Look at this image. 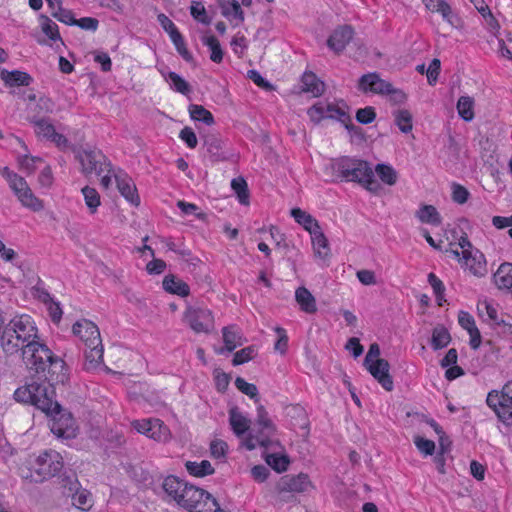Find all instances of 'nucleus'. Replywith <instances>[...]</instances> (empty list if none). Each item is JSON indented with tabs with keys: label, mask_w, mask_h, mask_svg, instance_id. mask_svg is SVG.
Here are the masks:
<instances>
[{
	"label": "nucleus",
	"mask_w": 512,
	"mask_h": 512,
	"mask_svg": "<svg viewBox=\"0 0 512 512\" xmlns=\"http://www.w3.org/2000/svg\"><path fill=\"white\" fill-rule=\"evenodd\" d=\"M310 234L312 238V244L315 255L321 259L328 258L330 254L328 239L324 235L321 227H319V229L311 231Z\"/></svg>",
	"instance_id": "obj_28"
},
{
	"label": "nucleus",
	"mask_w": 512,
	"mask_h": 512,
	"mask_svg": "<svg viewBox=\"0 0 512 512\" xmlns=\"http://www.w3.org/2000/svg\"><path fill=\"white\" fill-rule=\"evenodd\" d=\"M415 217L425 224L432 226H439L442 223L440 213L436 207L430 204H421L419 209L415 212Z\"/></svg>",
	"instance_id": "obj_24"
},
{
	"label": "nucleus",
	"mask_w": 512,
	"mask_h": 512,
	"mask_svg": "<svg viewBox=\"0 0 512 512\" xmlns=\"http://www.w3.org/2000/svg\"><path fill=\"white\" fill-rule=\"evenodd\" d=\"M166 79L170 81L171 88L176 92L183 95H188L191 92L189 83L176 72H169Z\"/></svg>",
	"instance_id": "obj_41"
},
{
	"label": "nucleus",
	"mask_w": 512,
	"mask_h": 512,
	"mask_svg": "<svg viewBox=\"0 0 512 512\" xmlns=\"http://www.w3.org/2000/svg\"><path fill=\"white\" fill-rule=\"evenodd\" d=\"M255 355H256L255 346L252 345V346L245 347V348L237 351L234 354V357L232 359V364L234 366L244 364V363L252 360L255 357Z\"/></svg>",
	"instance_id": "obj_47"
},
{
	"label": "nucleus",
	"mask_w": 512,
	"mask_h": 512,
	"mask_svg": "<svg viewBox=\"0 0 512 512\" xmlns=\"http://www.w3.org/2000/svg\"><path fill=\"white\" fill-rule=\"evenodd\" d=\"M192 120L201 121L208 126L215 123L212 113L204 106L198 104H191L188 108Z\"/></svg>",
	"instance_id": "obj_35"
},
{
	"label": "nucleus",
	"mask_w": 512,
	"mask_h": 512,
	"mask_svg": "<svg viewBox=\"0 0 512 512\" xmlns=\"http://www.w3.org/2000/svg\"><path fill=\"white\" fill-rule=\"evenodd\" d=\"M61 486L63 488V494L65 496L72 495L73 492H77L81 485L76 477V475H65L61 479Z\"/></svg>",
	"instance_id": "obj_49"
},
{
	"label": "nucleus",
	"mask_w": 512,
	"mask_h": 512,
	"mask_svg": "<svg viewBox=\"0 0 512 512\" xmlns=\"http://www.w3.org/2000/svg\"><path fill=\"white\" fill-rule=\"evenodd\" d=\"M69 497L72 498V504L79 509L86 510L90 506V493L86 489L79 488Z\"/></svg>",
	"instance_id": "obj_48"
},
{
	"label": "nucleus",
	"mask_w": 512,
	"mask_h": 512,
	"mask_svg": "<svg viewBox=\"0 0 512 512\" xmlns=\"http://www.w3.org/2000/svg\"><path fill=\"white\" fill-rule=\"evenodd\" d=\"M163 288L165 291L186 297L190 293L189 285L174 275H167L163 279Z\"/></svg>",
	"instance_id": "obj_29"
},
{
	"label": "nucleus",
	"mask_w": 512,
	"mask_h": 512,
	"mask_svg": "<svg viewBox=\"0 0 512 512\" xmlns=\"http://www.w3.org/2000/svg\"><path fill=\"white\" fill-rule=\"evenodd\" d=\"M2 176L7 179L19 201L26 207H32V193L24 177L10 171L8 167L3 168Z\"/></svg>",
	"instance_id": "obj_12"
},
{
	"label": "nucleus",
	"mask_w": 512,
	"mask_h": 512,
	"mask_svg": "<svg viewBox=\"0 0 512 512\" xmlns=\"http://www.w3.org/2000/svg\"><path fill=\"white\" fill-rule=\"evenodd\" d=\"M275 331L279 338L274 345V349L281 354H285L288 347V336L286 335V331L281 327H276Z\"/></svg>",
	"instance_id": "obj_62"
},
{
	"label": "nucleus",
	"mask_w": 512,
	"mask_h": 512,
	"mask_svg": "<svg viewBox=\"0 0 512 512\" xmlns=\"http://www.w3.org/2000/svg\"><path fill=\"white\" fill-rule=\"evenodd\" d=\"M476 9L486 20V23L489 26L490 30L494 33L497 32L500 28V25H499L498 21L495 19V17L493 16L489 6L488 5H480V6L476 5Z\"/></svg>",
	"instance_id": "obj_51"
},
{
	"label": "nucleus",
	"mask_w": 512,
	"mask_h": 512,
	"mask_svg": "<svg viewBox=\"0 0 512 512\" xmlns=\"http://www.w3.org/2000/svg\"><path fill=\"white\" fill-rule=\"evenodd\" d=\"M34 389L38 384L63 382L65 375L60 374L65 368V362L56 356L52 350L40 341L37 329L34 327Z\"/></svg>",
	"instance_id": "obj_2"
},
{
	"label": "nucleus",
	"mask_w": 512,
	"mask_h": 512,
	"mask_svg": "<svg viewBox=\"0 0 512 512\" xmlns=\"http://www.w3.org/2000/svg\"><path fill=\"white\" fill-rule=\"evenodd\" d=\"M222 338L224 346L216 348L215 352L222 355L226 352L231 353L237 347L242 346L246 339L243 337L242 331L236 325L225 326L222 329Z\"/></svg>",
	"instance_id": "obj_18"
},
{
	"label": "nucleus",
	"mask_w": 512,
	"mask_h": 512,
	"mask_svg": "<svg viewBox=\"0 0 512 512\" xmlns=\"http://www.w3.org/2000/svg\"><path fill=\"white\" fill-rule=\"evenodd\" d=\"M55 387L49 384H38L34 389V408L45 414L49 421L50 431L59 439H73L77 436L78 427L70 412L64 411L56 401Z\"/></svg>",
	"instance_id": "obj_1"
},
{
	"label": "nucleus",
	"mask_w": 512,
	"mask_h": 512,
	"mask_svg": "<svg viewBox=\"0 0 512 512\" xmlns=\"http://www.w3.org/2000/svg\"><path fill=\"white\" fill-rule=\"evenodd\" d=\"M117 187L119 192L127 201H129L131 204L138 206L140 203V197L137 193L136 186L129 178H120L118 176H115Z\"/></svg>",
	"instance_id": "obj_25"
},
{
	"label": "nucleus",
	"mask_w": 512,
	"mask_h": 512,
	"mask_svg": "<svg viewBox=\"0 0 512 512\" xmlns=\"http://www.w3.org/2000/svg\"><path fill=\"white\" fill-rule=\"evenodd\" d=\"M247 77L251 79L258 87L266 91H271L274 89V86L265 78H263L261 74L256 70H249L247 72Z\"/></svg>",
	"instance_id": "obj_56"
},
{
	"label": "nucleus",
	"mask_w": 512,
	"mask_h": 512,
	"mask_svg": "<svg viewBox=\"0 0 512 512\" xmlns=\"http://www.w3.org/2000/svg\"><path fill=\"white\" fill-rule=\"evenodd\" d=\"M34 131L39 138L54 143L60 150H66L70 147L68 139L57 132L55 125L48 117L37 118L34 116Z\"/></svg>",
	"instance_id": "obj_11"
},
{
	"label": "nucleus",
	"mask_w": 512,
	"mask_h": 512,
	"mask_svg": "<svg viewBox=\"0 0 512 512\" xmlns=\"http://www.w3.org/2000/svg\"><path fill=\"white\" fill-rule=\"evenodd\" d=\"M53 174L50 166L44 165L38 175V183L43 188H49L53 184Z\"/></svg>",
	"instance_id": "obj_60"
},
{
	"label": "nucleus",
	"mask_w": 512,
	"mask_h": 512,
	"mask_svg": "<svg viewBox=\"0 0 512 512\" xmlns=\"http://www.w3.org/2000/svg\"><path fill=\"white\" fill-rule=\"evenodd\" d=\"M0 78L8 87L28 86L32 80L31 76L19 70L8 71L2 69Z\"/></svg>",
	"instance_id": "obj_22"
},
{
	"label": "nucleus",
	"mask_w": 512,
	"mask_h": 512,
	"mask_svg": "<svg viewBox=\"0 0 512 512\" xmlns=\"http://www.w3.org/2000/svg\"><path fill=\"white\" fill-rule=\"evenodd\" d=\"M290 214L294 220L303 226V228L309 233H311L313 230L319 229L320 227L319 222L311 214L300 208H293L290 211Z\"/></svg>",
	"instance_id": "obj_31"
},
{
	"label": "nucleus",
	"mask_w": 512,
	"mask_h": 512,
	"mask_svg": "<svg viewBox=\"0 0 512 512\" xmlns=\"http://www.w3.org/2000/svg\"><path fill=\"white\" fill-rule=\"evenodd\" d=\"M63 467L61 455L49 450L40 454L34 467V482H43L54 477Z\"/></svg>",
	"instance_id": "obj_10"
},
{
	"label": "nucleus",
	"mask_w": 512,
	"mask_h": 512,
	"mask_svg": "<svg viewBox=\"0 0 512 512\" xmlns=\"http://www.w3.org/2000/svg\"><path fill=\"white\" fill-rule=\"evenodd\" d=\"M257 446L264 447L265 449H276L273 442L267 440V437H263V435H259L253 430L245 441V447L248 450H254Z\"/></svg>",
	"instance_id": "obj_38"
},
{
	"label": "nucleus",
	"mask_w": 512,
	"mask_h": 512,
	"mask_svg": "<svg viewBox=\"0 0 512 512\" xmlns=\"http://www.w3.org/2000/svg\"><path fill=\"white\" fill-rule=\"evenodd\" d=\"M302 91L311 93L314 97L321 96L325 91V83L315 73L305 72L301 78Z\"/></svg>",
	"instance_id": "obj_23"
},
{
	"label": "nucleus",
	"mask_w": 512,
	"mask_h": 512,
	"mask_svg": "<svg viewBox=\"0 0 512 512\" xmlns=\"http://www.w3.org/2000/svg\"><path fill=\"white\" fill-rule=\"evenodd\" d=\"M414 444L425 455H432L435 451V443L432 440L417 436L414 439Z\"/></svg>",
	"instance_id": "obj_54"
},
{
	"label": "nucleus",
	"mask_w": 512,
	"mask_h": 512,
	"mask_svg": "<svg viewBox=\"0 0 512 512\" xmlns=\"http://www.w3.org/2000/svg\"><path fill=\"white\" fill-rule=\"evenodd\" d=\"M426 8L432 12H439L443 19L455 26V20L457 19L450 7L445 0H423Z\"/></svg>",
	"instance_id": "obj_30"
},
{
	"label": "nucleus",
	"mask_w": 512,
	"mask_h": 512,
	"mask_svg": "<svg viewBox=\"0 0 512 512\" xmlns=\"http://www.w3.org/2000/svg\"><path fill=\"white\" fill-rule=\"evenodd\" d=\"M185 467L189 474L195 477H204L214 473V468L208 460H202L201 462L187 461Z\"/></svg>",
	"instance_id": "obj_32"
},
{
	"label": "nucleus",
	"mask_w": 512,
	"mask_h": 512,
	"mask_svg": "<svg viewBox=\"0 0 512 512\" xmlns=\"http://www.w3.org/2000/svg\"><path fill=\"white\" fill-rule=\"evenodd\" d=\"M39 19L42 32L52 41H61L57 24L44 15H40Z\"/></svg>",
	"instance_id": "obj_42"
},
{
	"label": "nucleus",
	"mask_w": 512,
	"mask_h": 512,
	"mask_svg": "<svg viewBox=\"0 0 512 512\" xmlns=\"http://www.w3.org/2000/svg\"><path fill=\"white\" fill-rule=\"evenodd\" d=\"M473 106H474V100H473V98H471L469 96H461L458 99V102H457L458 114L464 121L469 122L474 118Z\"/></svg>",
	"instance_id": "obj_37"
},
{
	"label": "nucleus",
	"mask_w": 512,
	"mask_h": 512,
	"mask_svg": "<svg viewBox=\"0 0 512 512\" xmlns=\"http://www.w3.org/2000/svg\"><path fill=\"white\" fill-rule=\"evenodd\" d=\"M41 279H38L37 284L34 285V298L44 304L46 307L51 321L55 324H59L63 311L58 301H55L50 293L43 287Z\"/></svg>",
	"instance_id": "obj_13"
},
{
	"label": "nucleus",
	"mask_w": 512,
	"mask_h": 512,
	"mask_svg": "<svg viewBox=\"0 0 512 512\" xmlns=\"http://www.w3.org/2000/svg\"><path fill=\"white\" fill-rule=\"evenodd\" d=\"M183 482L184 481L180 480L178 477L170 475L164 479L162 486L166 494L170 495L174 492V490L180 489Z\"/></svg>",
	"instance_id": "obj_64"
},
{
	"label": "nucleus",
	"mask_w": 512,
	"mask_h": 512,
	"mask_svg": "<svg viewBox=\"0 0 512 512\" xmlns=\"http://www.w3.org/2000/svg\"><path fill=\"white\" fill-rule=\"evenodd\" d=\"M358 88L364 93H374L386 95L393 91V85L380 78L376 72L364 74L358 81Z\"/></svg>",
	"instance_id": "obj_14"
},
{
	"label": "nucleus",
	"mask_w": 512,
	"mask_h": 512,
	"mask_svg": "<svg viewBox=\"0 0 512 512\" xmlns=\"http://www.w3.org/2000/svg\"><path fill=\"white\" fill-rule=\"evenodd\" d=\"M459 259L463 267L468 269L474 276L483 277L487 274V265L484 255L479 251L462 252Z\"/></svg>",
	"instance_id": "obj_19"
},
{
	"label": "nucleus",
	"mask_w": 512,
	"mask_h": 512,
	"mask_svg": "<svg viewBox=\"0 0 512 512\" xmlns=\"http://www.w3.org/2000/svg\"><path fill=\"white\" fill-rule=\"evenodd\" d=\"M183 320L195 333L210 334L215 328L212 311L204 307L187 306Z\"/></svg>",
	"instance_id": "obj_9"
},
{
	"label": "nucleus",
	"mask_w": 512,
	"mask_h": 512,
	"mask_svg": "<svg viewBox=\"0 0 512 512\" xmlns=\"http://www.w3.org/2000/svg\"><path fill=\"white\" fill-rule=\"evenodd\" d=\"M329 167L341 180L357 182L373 193H378L381 189L379 182L375 179L374 171L367 161L343 156L333 159Z\"/></svg>",
	"instance_id": "obj_3"
},
{
	"label": "nucleus",
	"mask_w": 512,
	"mask_h": 512,
	"mask_svg": "<svg viewBox=\"0 0 512 512\" xmlns=\"http://www.w3.org/2000/svg\"><path fill=\"white\" fill-rule=\"evenodd\" d=\"M478 311H479L480 314H483L484 311H485V313L488 316V318L491 321H493L495 324H497V325L505 324L504 320H499L498 319V314H497L496 308L491 303H489L486 300L481 302L478 305Z\"/></svg>",
	"instance_id": "obj_52"
},
{
	"label": "nucleus",
	"mask_w": 512,
	"mask_h": 512,
	"mask_svg": "<svg viewBox=\"0 0 512 512\" xmlns=\"http://www.w3.org/2000/svg\"><path fill=\"white\" fill-rule=\"evenodd\" d=\"M308 115L314 123H319L322 119L327 118L323 102L314 104L308 110Z\"/></svg>",
	"instance_id": "obj_59"
},
{
	"label": "nucleus",
	"mask_w": 512,
	"mask_h": 512,
	"mask_svg": "<svg viewBox=\"0 0 512 512\" xmlns=\"http://www.w3.org/2000/svg\"><path fill=\"white\" fill-rule=\"evenodd\" d=\"M76 158L81 164V171L85 175L95 173L100 176L103 172L110 173L112 165L107 157L98 149H79L75 150Z\"/></svg>",
	"instance_id": "obj_8"
},
{
	"label": "nucleus",
	"mask_w": 512,
	"mask_h": 512,
	"mask_svg": "<svg viewBox=\"0 0 512 512\" xmlns=\"http://www.w3.org/2000/svg\"><path fill=\"white\" fill-rule=\"evenodd\" d=\"M379 355V345L372 343L364 358V366L386 391H392L394 384L389 374L390 364Z\"/></svg>",
	"instance_id": "obj_7"
},
{
	"label": "nucleus",
	"mask_w": 512,
	"mask_h": 512,
	"mask_svg": "<svg viewBox=\"0 0 512 512\" xmlns=\"http://www.w3.org/2000/svg\"><path fill=\"white\" fill-rule=\"evenodd\" d=\"M395 123L403 133H409L412 128V114L408 110H398L395 113Z\"/></svg>",
	"instance_id": "obj_45"
},
{
	"label": "nucleus",
	"mask_w": 512,
	"mask_h": 512,
	"mask_svg": "<svg viewBox=\"0 0 512 512\" xmlns=\"http://www.w3.org/2000/svg\"><path fill=\"white\" fill-rule=\"evenodd\" d=\"M295 299L299 304L300 309L308 314H313L317 311L315 297L305 287H299L295 291Z\"/></svg>",
	"instance_id": "obj_27"
},
{
	"label": "nucleus",
	"mask_w": 512,
	"mask_h": 512,
	"mask_svg": "<svg viewBox=\"0 0 512 512\" xmlns=\"http://www.w3.org/2000/svg\"><path fill=\"white\" fill-rule=\"evenodd\" d=\"M14 399L19 403L32 404L31 385L26 384L19 387L14 393Z\"/></svg>",
	"instance_id": "obj_55"
},
{
	"label": "nucleus",
	"mask_w": 512,
	"mask_h": 512,
	"mask_svg": "<svg viewBox=\"0 0 512 512\" xmlns=\"http://www.w3.org/2000/svg\"><path fill=\"white\" fill-rule=\"evenodd\" d=\"M149 438L158 442H167L171 439L170 429L160 419H152Z\"/></svg>",
	"instance_id": "obj_33"
},
{
	"label": "nucleus",
	"mask_w": 512,
	"mask_h": 512,
	"mask_svg": "<svg viewBox=\"0 0 512 512\" xmlns=\"http://www.w3.org/2000/svg\"><path fill=\"white\" fill-rule=\"evenodd\" d=\"M222 14L226 17L232 15L240 21L244 20V13L240 4L236 0H228L222 7Z\"/></svg>",
	"instance_id": "obj_50"
},
{
	"label": "nucleus",
	"mask_w": 512,
	"mask_h": 512,
	"mask_svg": "<svg viewBox=\"0 0 512 512\" xmlns=\"http://www.w3.org/2000/svg\"><path fill=\"white\" fill-rule=\"evenodd\" d=\"M375 172L385 184L391 186L394 185L397 181V172L390 165L377 164L375 167Z\"/></svg>",
	"instance_id": "obj_44"
},
{
	"label": "nucleus",
	"mask_w": 512,
	"mask_h": 512,
	"mask_svg": "<svg viewBox=\"0 0 512 512\" xmlns=\"http://www.w3.org/2000/svg\"><path fill=\"white\" fill-rule=\"evenodd\" d=\"M235 386L243 394H245V395L249 396L251 399H253L255 401V403L259 402L258 389H257L256 385L248 383L242 377H237L235 379Z\"/></svg>",
	"instance_id": "obj_46"
},
{
	"label": "nucleus",
	"mask_w": 512,
	"mask_h": 512,
	"mask_svg": "<svg viewBox=\"0 0 512 512\" xmlns=\"http://www.w3.org/2000/svg\"><path fill=\"white\" fill-rule=\"evenodd\" d=\"M82 194L84 196L85 203L93 214L97 211L98 206L100 205V195L95 188L85 186L82 188Z\"/></svg>",
	"instance_id": "obj_43"
},
{
	"label": "nucleus",
	"mask_w": 512,
	"mask_h": 512,
	"mask_svg": "<svg viewBox=\"0 0 512 512\" xmlns=\"http://www.w3.org/2000/svg\"><path fill=\"white\" fill-rule=\"evenodd\" d=\"M266 463L276 472L281 473L287 470L290 463L287 455H280L278 453L265 454Z\"/></svg>",
	"instance_id": "obj_36"
},
{
	"label": "nucleus",
	"mask_w": 512,
	"mask_h": 512,
	"mask_svg": "<svg viewBox=\"0 0 512 512\" xmlns=\"http://www.w3.org/2000/svg\"><path fill=\"white\" fill-rule=\"evenodd\" d=\"M376 118L375 109L371 106H367L365 108L358 109L356 112V120L360 124H370Z\"/></svg>",
	"instance_id": "obj_53"
},
{
	"label": "nucleus",
	"mask_w": 512,
	"mask_h": 512,
	"mask_svg": "<svg viewBox=\"0 0 512 512\" xmlns=\"http://www.w3.org/2000/svg\"><path fill=\"white\" fill-rule=\"evenodd\" d=\"M441 69V62L438 58H434L427 68L426 75L430 85H434L438 79Z\"/></svg>",
	"instance_id": "obj_58"
},
{
	"label": "nucleus",
	"mask_w": 512,
	"mask_h": 512,
	"mask_svg": "<svg viewBox=\"0 0 512 512\" xmlns=\"http://www.w3.org/2000/svg\"><path fill=\"white\" fill-rule=\"evenodd\" d=\"M469 198V191L462 185H452V199L458 204H464Z\"/></svg>",
	"instance_id": "obj_57"
},
{
	"label": "nucleus",
	"mask_w": 512,
	"mask_h": 512,
	"mask_svg": "<svg viewBox=\"0 0 512 512\" xmlns=\"http://www.w3.org/2000/svg\"><path fill=\"white\" fill-rule=\"evenodd\" d=\"M29 325V316H22L19 320L12 321V325L3 330L1 340L5 350L12 348L22 350L23 359L26 364L32 362V340H30L32 326Z\"/></svg>",
	"instance_id": "obj_5"
},
{
	"label": "nucleus",
	"mask_w": 512,
	"mask_h": 512,
	"mask_svg": "<svg viewBox=\"0 0 512 512\" xmlns=\"http://www.w3.org/2000/svg\"><path fill=\"white\" fill-rule=\"evenodd\" d=\"M256 429L254 431L259 435H263V437H267V440L273 442V445L278 448L280 447V442L275 438L276 435V426L269 418L268 412L264 408L263 405H259L257 407V418L255 420Z\"/></svg>",
	"instance_id": "obj_17"
},
{
	"label": "nucleus",
	"mask_w": 512,
	"mask_h": 512,
	"mask_svg": "<svg viewBox=\"0 0 512 512\" xmlns=\"http://www.w3.org/2000/svg\"><path fill=\"white\" fill-rule=\"evenodd\" d=\"M204 146L214 161H223L228 159V155L223 150L224 142L216 134H207L204 136Z\"/></svg>",
	"instance_id": "obj_21"
},
{
	"label": "nucleus",
	"mask_w": 512,
	"mask_h": 512,
	"mask_svg": "<svg viewBox=\"0 0 512 512\" xmlns=\"http://www.w3.org/2000/svg\"><path fill=\"white\" fill-rule=\"evenodd\" d=\"M277 487L280 493H302L311 488L312 483L309 479V476L305 473H299L298 475L288 474L280 479Z\"/></svg>",
	"instance_id": "obj_16"
},
{
	"label": "nucleus",
	"mask_w": 512,
	"mask_h": 512,
	"mask_svg": "<svg viewBox=\"0 0 512 512\" xmlns=\"http://www.w3.org/2000/svg\"><path fill=\"white\" fill-rule=\"evenodd\" d=\"M451 341V336L447 328L443 325H437L432 332L431 345L434 350L446 347Z\"/></svg>",
	"instance_id": "obj_34"
},
{
	"label": "nucleus",
	"mask_w": 512,
	"mask_h": 512,
	"mask_svg": "<svg viewBox=\"0 0 512 512\" xmlns=\"http://www.w3.org/2000/svg\"><path fill=\"white\" fill-rule=\"evenodd\" d=\"M181 140H183L189 148H195L197 146V137L192 128L186 126L179 134Z\"/></svg>",
	"instance_id": "obj_63"
},
{
	"label": "nucleus",
	"mask_w": 512,
	"mask_h": 512,
	"mask_svg": "<svg viewBox=\"0 0 512 512\" xmlns=\"http://www.w3.org/2000/svg\"><path fill=\"white\" fill-rule=\"evenodd\" d=\"M72 332L87 347L84 368L86 370L94 369L103 360V345L99 328L92 321L81 319L73 324Z\"/></svg>",
	"instance_id": "obj_4"
},
{
	"label": "nucleus",
	"mask_w": 512,
	"mask_h": 512,
	"mask_svg": "<svg viewBox=\"0 0 512 512\" xmlns=\"http://www.w3.org/2000/svg\"><path fill=\"white\" fill-rule=\"evenodd\" d=\"M215 385L219 392H225L230 383V375L220 371L219 369L214 370Z\"/></svg>",
	"instance_id": "obj_61"
},
{
	"label": "nucleus",
	"mask_w": 512,
	"mask_h": 512,
	"mask_svg": "<svg viewBox=\"0 0 512 512\" xmlns=\"http://www.w3.org/2000/svg\"><path fill=\"white\" fill-rule=\"evenodd\" d=\"M229 423L237 436L245 434L250 427V420L246 418L237 407H233L229 410Z\"/></svg>",
	"instance_id": "obj_26"
},
{
	"label": "nucleus",
	"mask_w": 512,
	"mask_h": 512,
	"mask_svg": "<svg viewBox=\"0 0 512 512\" xmlns=\"http://www.w3.org/2000/svg\"><path fill=\"white\" fill-rule=\"evenodd\" d=\"M180 506L190 512H225L210 493L193 485L182 494Z\"/></svg>",
	"instance_id": "obj_6"
},
{
	"label": "nucleus",
	"mask_w": 512,
	"mask_h": 512,
	"mask_svg": "<svg viewBox=\"0 0 512 512\" xmlns=\"http://www.w3.org/2000/svg\"><path fill=\"white\" fill-rule=\"evenodd\" d=\"M231 187L237 194V198L242 205L249 204V190L246 180L243 177L234 178L231 181Z\"/></svg>",
	"instance_id": "obj_39"
},
{
	"label": "nucleus",
	"mask_w": 512,
	"mask_h": 512,
	"mask_svg": "<svg viewBox=\"0 0 512 512\" xmlns=\"http://www.w3.org/2000/svg\"><path fill=\"white\" fill-rule=\"evenodd\" d=\"M202 42L211 50L210 59L215 63H220L223 60V51L218 39L215 36H205L202 37Z\"/></svg>",
	"instance_id": "obj_40"
},
{
	"label": "nucleus",
	"mask_w": 512,
	"mask_h": 512,
	"mask_svg": "<svg viewBox=\"0 0 512 512\" xmlns=\"http://www.w3.org/2000/svg\"><path fill=\"white\" fill-rule=\"evenodd\" d=\"M354 30L350 25L337 27L327 39V46L336 54L341 53L352 40Z\"/></svg>",
	"instance_id": "obj_20"
},
{
	"label": "nucleus",
	"mask_w": 512,
	"mask_h": 512,
	"mask_svg": "<svg viewBox=\"0 0 512 512\" xmlns=\"http://www.w3.org/2000/svg\"><path fill=\"white\" fill-rule=\"evenodd\" d=\"M487 405L493 409L498 419L507 426H512V406L504 401V394L497 390L488 393L486 399Z\"/></svg>",
	"instance_id": "obj_15"
}]
</instances>
